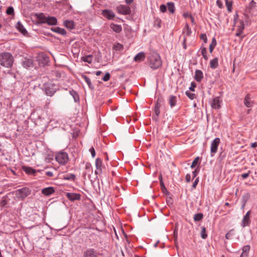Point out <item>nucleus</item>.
<instances>
[{
    "mask_svg": "<svg viewBox=\"0 0 257 257\" xmlns=\"http://www.w3.org/2000/svg\"><path fill=\"white\" fill-rule=\"evenodd\" d=\"M34 16L36 18V24L40 25L47 24L49 26L57 24V19L53 16H46L44 13H36Z\"/></svg>",
    "mask_w": 257,
    "mask_h": 257,
    "instance_id": "f257e3e1",
    "label": "nucleus"
},
{
    "mask_svg": "<svg viewBox=\"0 0 257 257\" xmlns=\"http://www.w3.org/2000/svg\"><path fill=\"white\" fill-rule=\"evenodd\" d=\"M147 60L149 66L153 70L158 69L162 64L160 56L156 52L150 53L148 56Z\"/></svg>",
    "mask_w": 257,
    "mask_h": 257,
    "instance_id": "f03ea898",
    "label": "nucleus"
},
{
    "mask_svg": "<svg viewBox=\"0 0 257 257\" xmlns=\"http://www.w3.org/2000/svg\"><path fill=\"white\" fill-rule=\"evenodd\" d=\"M14 63V57L9 52H3L0 54V64L6 68H11Z\"/></svg>",
    "mask_w": 257,
    "mask_h": 257,
    "instance_id": "7ed1b4c3",
    "label": "nucleus"
},
{
    "mask_svg": "<svg viewBox=\"0 0 257 257\" xmlns=\"http://www.w3.org/2000/svg\"><path fill=\"white\" fill-rule=\"evenodd\" d=\"M43 89L47 95L52 96L56 92L58 87L54 83L47 82L44 84Z\"/></svg>",
    "mask_w": 257,
    "mask_h": 257,
    "instance_id": "20e7f679",
    "label": "nucleus"
},
{
    "mask_svg": "<svg viewBox=\"0 0 257 257\" xmlns=\"http://www.w3.org/2000/svg\"><path fill=\"white\" fill-rule=\"evenodd\" d=\"M31 193V191L28 187L18 189L15 191L16 197L20 200H23L28 196Z\"/></svg>",
    "mask_w": 257,
    "mask_h": 257,
    "instance_id": "39448f33",
    "label": "nucleus"
},
{
    "mask_svg": "<svg viewBox=\"0 0 257 257\" xmlns=\"http://www.w3.org/2000/svg\"><path fill=\"white\" fill-rule=\"evenodd\" d=\"M55 159L60 164L65 165L68 161V155L66 152H60L56 155Z\"/></svg>",
    "mask_w": 257,
    "mask_h": 257,
    "instance_id": "423d86ee",
    "label": "nucleus"
},
{
    "mask_svg": "<svg viewBox=\"0 0 257 257\" xmlns=\"http://www.w3.org/2000/svg\"><path fill=\"white\" fill-rule=\"evenodd\" d=\"M99 252L93 248H87L83 251V257H98Z\"/></svg>",
    "mask_w": 257,
    "mask_h": 257,
    "instance_id": "0eeeda50",
    "label": "nucleus"
},
{
    "mask_svg": "<svg viewBox=\"0 0 257 257\" xmlns=\"http://www.w3.org/2000/svg\"><path fill=\"white\" fill-rule=\"evenodd\" d=\"M116 11L119 14L127 15L131 13V8L126 5H120L116 8Z\"/></svg>",
    "mask_w": 257,
    "mask_h": 257,
    "instance_id": "6e6552de",
    "label": "nucleus"
},
{
    "mask_svg": "<svg viewBox=\"0 0 257 257\" xmlns=\"http://www.w3.org/2000/svg\"><path fill=\"white\" fill-rule=\"evenodd\" d=\"M101 15L105 18L111 20H113L115 17L114 13L110 9H104L102 11Z\"/></svg>",
    "mask_w": 257,
    "mask_h": 257,
    "instance_id": "1a4fd4ad",
    "label": "nucleus"
},
{
    "mask_svg": "<svg viewBox=\"0 0 257 257\" xmlns=\"http://www.w3.org/2000/svg\"><path fill=\"white\" fill-rule=\"evenodd\" d=\"M22 65L23 67L29 69L34 67V61L32 59L24 58L21 61Z\"/></svg>",
    "mask_w": 257,
    "mask_h": 257,
    "instance_id": "9d476101",
    "label": "nucleus"
},
{
    "mask_svg": "<svg viewBox=\"0 0 257 257\" xmlns=\"http://www.w3.org/2000/svg\"><path fill=\"white\" fill-rule=\"evenodd\" d=\"M251 211H248L246 212L245 215L243 216L242 220L241 223V226L244 227L246 226H249L250 224V215Z\"/></svg>",
    "mask_w": 257,
    "mask_h": 257,
    "instance_id": "9b49d317",
    "label": "nucleus"
},
{
    "mask_svg": "<svg viewBox=\"0 0 257 257\" xmlns=\"http://www.w3.org/2000/svg\"><path fill=\"white\" fill-rule=\"evenodd\" d=\"M220 142V139L218 138H216L214 140H213L211 144L210 148L211 154H215L217 152Z\"/></svg>",
    "mask_w": 257,
    "mask_h": 257,
    "instance_id": "f8f14e48",
    "label": "nucleus"
},
{
    "mask_svg": "<svg viewBox=\"0 0 257 257\" xmlns=\"http://www.w3.org/2000/svg\"><path fill=\"white\" fill-rule=\"evenodd\" d=\"M66 196L71 201L79 200L81 199V195L78 193H66Z\"/></svg>",
    "mask_w": 257,
    "mask_h": 257,
    "instance_id": "ddd939ff",
    "label": "nucleus"
},
{
    "mask_svg": "<svg viewBox=\"0 0 257 257\" xmlns=\"http://www.w3.org/2000/svg\"><path fill=\"white\" fill-rule=\"evenodd\" d=\"M85 171L82 174V177L84 180L86 179L87 176H88V178H90V173L92 172V167L90 163H86L85 165Z\"/></svg>",
    "mask_w": 257,
    "mask_h": 257,
    "instance_id": "4468645a",
    "label": "nucleus"
},
{
    "mask_svg": "<svg viewBox=\"0 0 257 257\" xmlns=\"http://www.w3.org/2000/svg\"><path fill=\"white\" fill-rule=\"evenodd\" d=\"M221 100L219 97H215L211 102V106L213 109H218L221 107Z\"/></svg>",
    "mask_w": 257,
    "mask_h": 257,
    "instance_id": "2eb2a0df",
    "label": "nucleus"
},
{
    "mask_svg": "<svg viewBox=\"0 0 257 257\" xmlns=\"http://www.w3.org/2000/svg\"><path fill=\"white\" fill-rule=\"evenodd\" d=\"M55 190L53 187H48L42 189V194L46 196H49L55 192Z\"/></svg>",
    "mask_w": 257,
    "mask_h": 257,
    "instance_id": "dca6fc26",
    "label": "nucleus"
},
{
    "mask_svg": "<svg viewBox=\"0 0 257 257\" xmlns=\"http://www.w3.org/2000/svg\"><path fill=\"white\" fill-rule=\"evenodd\" d=\"M38 60L40 63L45 65L49 62V58L45 54L42 53L38 56Z\"/></svg>",
    "mask_w": 257,
    "mask_h": 257,
    "instance_id": "f3484780",
    "label": "nucleus"
},
{
    "mask_svg": "<svg viewBox=\"0 0 257 257\" xmlns=\"http://www.w3.org/2000/svg\"><path fill=\"white\" fill-rule=\"evenodd\" d=\"M203 78V73L202 71L200 70L197 69L195 70V75H194V79L195 80L198 82H200L202 81Z\"/></svg>",
    "mask_w": 257,
    "mask_h": 257,
    "instance_id": "a211bd4d",
    "label": "nucleus"
},
{
    "mask_svg": "<svg viewBox=\"0 0 257 257\" xmlns=\"http://www.w3.org/2000/svg\"><path fill=\"white\" fill-rule=\"evenodd\" d=\"M12 193H10L6 196H4L1 200L0 201V206L2 207H7L8 204L10 200L9 196L11 195Z\"/></svg>",
    "mask_w": 257,
    "mask_h": 257,
    "instance_id": "6ab92c4d",
    "label": "nucleus"
},
{
    "mask_svg": "<svg viewBox=\"0 0 257 257\" xmlns=\"http://www.w3.org/2000/svg\"><path fill=\"white\" fill-rule=\"evenodd\" d=\"M95 166L96 168V170L95 171L96 174L102 172V160L100 158H97L95 160Z\"/></svg>",
    "mask_w": 257,
    "mask_h": 257,
    "instance_id": "aec40b11",
    "label": "nucleus"
},
{
    "mask_svg": "<svg viewBox=\"0 0 257 257\" xmlns=\"http://www.w3.org/2000/svg\"><path fill=\"white\" fill-rule=\"evenodd\" d=\"M110 28L114 32L119 33L122 31V27L120 25L111 23L110 24Z\"/></svg>",
    "mask_w": 257,
    "mask_h": 257,
    "instance_id": "412c9836",
    "label": "nucleus"
},
{
    "mask_svg": "<svg viewBox=\"0 0 257 257\" xmlns=\"http://www.w3.org/2000/svg\"><path fill=\"white\" fill-rule=\"evenodd\" d=\"M51 30L56 33L60 34L63 36H66L67 32L64 29L61 28L59 27L51 28Z\"/></svg>",
    "mask_w": 257,
    "mask_h": 257,
    "instance_id": "4be33fe9",
    "label": "nucleus"
},
{
    "mask_svg": "<svg viewBox=\"0 0 257 257\" xmlns=\"http://www.w3.org/2000/svg\"><path fill=\"white\" fill-rule=\"evenodd\" d=\"M22 169L28 175H34L36 173V170L30 167L23 166Z\"/></svg>",
    "mask_w": 257,
    "mask_h": 257,
    "instance_id": "5701e85b",
    "label": "nucleus"
},
{
    "mask_svg": "<svg viewBox=\"0 0 257 257\" xmlns=\"http://www.w3.org/2000/svg\"><path fill=\"white\" fill-rule=\"evenodd\" d=\"M177 101V96L171 95L169 96L168 102L171 108L174 107L176 105Z\"/></svg>",
    "mask_w": 257,
    "mask_h": 257,
    "instance_id": "b1692460",
    "label": "nucleus"
},
{
    "mask_svg": "<svg viewBox=\"0 0 257 257\" xmlns=\"http://www.w3.org/2000/svg\"><path fill=\"white\" fill-rule=\"evenodd\" d=\"M16 28L23 35L26 36L28 34L27 31L20 22H18Z\"/></svg>",
    "mask_w": 257,
    "mask_h": 257,
    "instance_id": "393cba45",
    "label": "nucleus"
},
{
    "mask_svg": "<svg viewBox=\"0 0 257 257\" xmlns=\"http://www.w3.org/2000/svg\"><path fill=\"white\" fill-rule=\"evenodd\" d=\"M250 194L248 192L245 193L242 195L241 198L242 208H243L245 206V204L247 201L248 200V199L250 198Z\"/></svg>",
    "mask_w": 257,
    "mask_h": 257,
    "instance_id": "a878e982",
    "label": "nucleus"
},
{
    "mask_svg": "<svg viewBox=\"0 0 257 257\" xmlns=\"http://www.w3.org/2000/svg\"><path fill=\"white\" fill-rule=\"evenodd\" d=\"M81 77L85 80L86 83L87 84L88 87L91 90H93L94 89V85L92 84L90 79L86 76L85 75L82 74Z\"/></svg>",
    "mask_w": 257,
    "mask_h": 257,
    "instance_id": "bb28decb",
    "label": "nucleus"
},
{
    "mask_svg": "<svg viewBox=\"0 0 257 257\" xmlns=\"http://www.w3.org/2000/svg\"><path fill=\"white\" fill-rule=\"evenodd\" d=\"M145 58V54L144 52H140L138 54H137L134 58V60L136 62H141L144 61Z\"/></svg>",
    "mask_w": 257,
    "mask_h": 257,
    "instance_id": "cd10ccee",
    "label": "nucleus"
},
{
    "mask_svg": "<svg viewBox=\"0 0 257 257\" xmlns=\"http://www.w3.org/2000/svg\"><path fill=\"white\" fill-rule=\"evenodd\" d=\"M244 29V23L242 21H240V25L237 28V32H236L235 36L237 37H240L241 34L243 33V31Z\"/></svg>",
    "mask_w": 257,
    "mask_h": 257,
    "instance_id": "c85d7f7f",
    "label": "nucleus"
},
{
    "mask_svg": "<svg viewBox=\"0 0 257 257\" xmlns=\"http://www.w3.org/2000/svg\"><path fill=\"white\" fill-rule=\"evenodd\" d=\"M64 25L67 28L72 30L75 27L74 22L72 20H66L64 21Z\"/></svg>",
    "mask_w": 257,
    "mask_h": 257,
    "instance_id": "c756f323",
    "label": "nucleus"
},
{
    "mask_svg": "<svg viewBox=\"0 0 257 257\" xmlns=\"http://www.w3.org/2000/svg\"><path fill=\"white\" fill-rule=\"evenodd\" d=\"M218 66V59L215 57L210 62V67L212 69H216Z\"/></svg>",
    "mask_w": 257,
    "mask_h": 257,
    "instance_id": "7c9ffc66",
    "label": "nucleus"
},
{
    "mask_svg": "<svg viewBox=\"0 0 257 257\" xmlns=\"http://www.w3.org/2000/svg\"><path fill=\"white\" fill-rule=\"evenodd\" d=\"M244 103V105L247 107H252L254 103L253 101L250 100V98L248 95H247L245 97Z\"/></svg>",
    "mask_w": 257,
    "mask_h": 257,
    "instance_id": "2f4dec72",
    "label": "nucleus"
},
{
    "mask_svg": "<svg viewBox=\"0 0 257 257\" xmlns=\"http://www.w3.org/2000/svg\"><path fill=\"white\" fill-rule=\"evenodd\" d=\"M70 94L73 97L75 102L79 101V96L78 93L74 90L72 89L69 91Z\"/></svg>",
    "mask_w": 257,
    "mask_h": 257,
    "instance_id": "473e14b6",
    "label": "nucleus"
},
{
    "mask_svg": "<svg viewBox=\"0 0 257 257\" xmlns=\"http://www.w3.org/2000/svg\"><path fill=\"white\" fill-rule=\"evenodd\" d=\"M167 7L168 11L171 14H174L175 11V4L173 2H168L167 3Z\"/></svg>",
    "mask_w": 257,
    "mask_h": 257,
    "instance_id": "72a5a7b5",
    "label": "nucleus"
},
{
    "mask_svg": "<svg viewBox=\"0 0 257 257\" xmlns=\"http://www.w3.org/2000/svg\"><path fill=\"white\" fill-rule=\"evenodd\" d=\"M63 178L64 180L74 181L76 178V176L74 174L69 173L65 175Z\"/></svg>",
    "mask_w": 257,
    "mask_h": 257,
    "instance_id": "f704fd0d",
    "label": "nucleus"
},
{
    "mask_svg": "<svg viewBox=\"0 0 257 257\" xmlns=\"http://www.w3.org/2000/svg\"><path fill=\"white\" fill-rule=\"evenodd\" d=\"M183 33L188 36H190L191 35L192 31L188 24H186Z\"/></svg>",
    "mask_w": 257,
    "mask_h": 257,
    "instance_id": "c9c22d12",
    "label": "nucleus"
},
{
    "mask_svg": "<svg viewBox=\"0 0 257 257\" xmlns=\"http://www.w3.org/2000/svg\"><path fill=\"white\" fill-rule=\"evenodd\" d=\"M216 45H217V42L216 41V39L215 37H213L212 39L211 43L210 44V45L209 46V52L210 53H212L213 49H214V47L216 46Z\"/></svg>",
    "mask_w": 257,
    "mask_h": 257,
    "instance_id": "e433bc0d",
    "label": "nucleus"
},
{
    "mask_svg": "<svg viewBox=\"0 0 257 257\" xmlns=\"http://www.w3.org/2000/svg\"><path fill=\"white\" fill-rule=\"evenodd\" d=\"M123 46L122 44L117 43L113 45L112 49L115 51H120L123 50Z\"/></svg>",
    "mask_w": 257,
    "mask_h": 257,
    "instance_id": "4c0bfd02",
    "label": "nucleus"
},
{
    "mask_svg": "<svg viewBox=\"0 0 257 257\" xmlns=\"http://www.w3.org/2000/svg\"><path fill=\"white\" fill-rule=\"evenodd\" d=\"M203 218V215L202 213H198L194 215L193 219L195 221H200Z\"/></svg>",
    "mask_w": 257,
    "mask_h": 257,
    "instance_id": "58836bf2",
    "label": "nucleus"
},
{
    "mask_svg": "<svg viewBox=\"0 0 257 257\" xmlns=\"http://www.w3.org/2000/svg\"><path fill=\"white\" fill-rule=\"evenodd\" d=\"M82 60L85 62L90 64L92 61V56L89 55L82 57Z\"/></svg>",
    "mask_w": 257,
    "mask_h": 257,
    "instance_id": "ea45409f",
    "label": "nucleus"
},
{
    "mask_svg": "<svg viewBox=\"0 0 257 257\" xmlns=\"http://www.w3.org/2000/svg\"><path fill=\"white\" fill-rule=\"evenodd\" d=\"M234 229H231L226 234H225V238L227 239H230L232 238V237L234 235Z\"/></svg>",
    "mask_w": 257,
    "mask_h": 257,
    "instance_id": "a19ab883",
    "label": "nucleus"
},
{
    "mask_svg": "<svg viewBox=\"0 0 257 257\" xmlns=\"http://www.w3.org/2000/svg\"><path fill=\"white\" fill-rule=\"evenodd\" d=\"M225 5L227 7V11L229 12H231L232 11V1H228V0H225Z\"/></svg>",
    "mask_w": 257,
    "mask_h": 257,
    "instance_id": "79ce46f5",
    "label": "nucleus"
},
{
    "mask_svg": "<svg viewBox=\"0 0 257 257\" xmlns=\"http://www.w3.org/2000/svg\"><path fill=\"white\" fill-rule=\"evenodd\" d=\"M250 248V245H244L242 248V253H244V254L248 255V251H249Z\"/></svg>",
    "mask_w": 257,
    "mask_h": 257,
    "instance_id": "37998d69",
    "label": "nucleus"
},
{
    "mask_svg": "<svg viewBox=\"0 0 257 257\" xmlns=\"http://www.w3.org/2000/svg\"><path fill=\"white\" fill-rule=\"evenodd\" d=\"M201 236L203 239H206L207 237V234L206 232V228L204 226L201 227Z\"/></svg>",
    "mask_w": 257,
    "mask_h": 257,
    "instance_id": "c03bdc74",
    "label": "nucleus"
},
{
    "mask_svg": "<svg viewBox=\"0 0 257 257\" xmlns=\"http://www.w3.org/2000/svg\"><path fill=\"white\" fill-rule=\"evenodd\" d=\"M199 159L200 158L199 157H197L195 158L190 167L192 169L195 168L198 164Z\"/></svg>",
    "mask_w": 257,
    "mask_h": 257,
    "instance_id": "a18cd8bd",
    "label": "nucleus"
},
{
    "mask_svg": "<svg viewBox=\"0 0 257 257\" xmlns=\"http://www.w3.org/2000/svg\"><path fill=\"white\" fill-rule=\"evenodd\" d=\"M186 95L191 100H193L195 98V94L191 93L190 91L187 90L185 92Z\"/></svg>",
    "mask_w": 257,
    "mask_h": 257,
    "instance_id": "49530a36",
    "label": "nucleus"
},
{
    "mask_svg": "<svg viewBox=\"0 0 257 257\" xmlns=\"http://www.w3.org/2000/svg\"><path fill=\"white\" fill-rule=\"evenodd\" d=\"M6 13L9 15H14V9L12 7H9L6 11Z\"/></svg>",
    "mask_w": 257,
    "mask_h": 257,
    "instance_id": "de8ad7c7",
    "label": "nucleus"
},
{
    "mask_svg": "<svg viewBox=\"0 0 257 257\" xmlns=\"http://www.w3.org/2000/svg\"><path fill=\"white\" fill-rule=\"evenodd\" d=\"M110 77V75L109 72H106L104 76L102 78V80L105 82L109 80Z\"/></svg>",
    "mask_w": 257,
    "mask_h": 257,
    "instance_id": "09e8293b",
    "label": "nucleus"
},
{
    "mask_svg": "<svg viewBox=\"0 0 257 257\" xmlns=\"http://www.w3.org/2000/svg\"><path fill=\"white\" fill-rule=\"evenodd\" d=\"M160 106L159 105L155 106L154 108V112L156 115V116H158L160 114Z\"/></svg>",
    "mask_w": 257,
    "mask_h": 257,
    "instance_id": "8fccbe9b",
    "label": "nucleus"
},
{
    "mask_svg": "<svg viewBox=\"0 0 257 257\" xmlns=\"http://www.w3.org/2000/svg\"><path fill=\"white\" fill-rule=\"evenodd\" d=\"M160 11L164 13L167 11V5L162 4L160 7Z\"/></svg>",
    "mask_w": 257,
    "mask_h": 257,
    "instance_id": "3c124183",
    "label": "nucleus"
},
{
    "mask_svg": "<svg viewBox=\"0 0 257 257\" xmlns=\"http://www.w3.org/2000/svg\"><path fill=\"white\" fill-rule=\"evenodd\" d=\"M200 39L204 41V43H207V38L206 34H201L200 35Z\"/></svg>",
    "mask_w": 257,
    "mask_h": 257,
    "instance_id": "603ef678",
    "label": "nucleus"
},
{
    "mask_svg": "<svg viewBox=\"0 0 257 257\" xmlns=\"http://www.w3.org/2000/svg\"><path fill=\"white\" fill-rule=\"evenodd\" d=\"M196 87V84L194 82H192L191 83V86L189 87V90L191 91H195V88Z\"/></svg>",
    "mask_w": 257,
    "mask_h": 257,
    "instance_id": "864d4df0",
    "label": "nucleus"
},
{
    "mask_svg": "<svg viewBox=\"0 0 257 257\" xmlns=\"http://www.w3.org/2000/svg\"><path fill=\"white\" fill-rule=\"evenodd\" d=\"M163 100L162 97L161 96H159L157 99V101L155 103V106L159 105L160 107H161V102Z\"/></svg>",
    "mask_w": 257,
    "mask_h": 257,
    "instance_id": "5fc2aeb1",
    "label": "nucleus"
},
{
    "mask_svg": "<svg viewBox=\"0 0 257 257\" xmlns=\"http://www.w3.org/2000/svg\"><path fill=\"white\" fill-rule=\"evenodd\" d=\"M198 182H199V178H197L192 185V189H194L196 188V186L197 185V184L198 183Z\"/></svg>",
    "mask_w": 257,
    "mask_h": 257,
    "instance_id": "6e6d98bb",
    "label": "nucleus"
},
{
    "mask_svg": "<svg viewBox=\"0 0 257 257\" xmlns=\"http://www.w3.org/2000/svg\"><path fill=\"white\" fill-rule=\"evenodd\" d=\"M89 152H90L92 158H94L95 156V151L93 147L90 148Z\"/></svg>",
    "mask_w": 257,
    "mask_h": 257,
    "instance_id": "4d7b16f0",
    "label": "nucleus"
},
{
    "mask_svg": "<svg viewBox=\"0 0 257 257\" xmlns=\"http://www.w3.org/2000/svg\"><path fill=\"white\" fill-rule=\"evenodd\" d=\"M199 169L198 168L195 169V170L194 171H193V172H192L193 178H195L197 176V175H198V174L199 173Z\"/></svg>",
    "mask_w": 257,
    "mask_h": 257,
    "instance_id": "13d9d810",
    "label": "nucleus"
},
{
    "mask_svg": "<svg viewBox=\"0 0 257 257\" xmlns=\"http://www.w3.org/2000/svg\"><path fill=\"white\" fill-rule=\"evenodd\" d=\"M186 41H187V38H186L185 36H184V38H183V41L182 42V46H183V48L185 50H186L187 49Z\"/></svg>",
    "mask_w": 257,
    "mask_h": 257,
    "instance_id": "bf43d9fd",
    "label": "nucleus"
},
{
    "mask_svg": "<svg viewBox=\"0 0 257 257\" xmlns=\"http://www.w3.org/2000/svg\"><path fill=\"white\" fill-rule=\"evenodd\" d=\"M162 192L164 195L166 196L169 195L170 194V192L167 190L166 188L162 189Z\"/></svg>",
    "mask_w": 257,
    "mask_h": 257,
    "instance_id": "052dcab7",
    "label": "nucleus"
},
{
    "mask_svg": "<svg viewBox=\"0 0 257 257\" xmlns=\"http://www.w3.org/2000/svg\"><path fill=\"white\" fill-rule=\"evenodd\" d=\"M161 20L159 19H157L155 22V25H157L159 28L161 27Z\"/></svg>",
    "mask_w": 257,
    "mask_h": 257,
    "instance_id": "680f3d73",
    "label": "nucleus"
},
{
    "mask_svg": "<svg viewBox=\"0 0 257 257\" xmlns=\"http://www.w3.org/2000/svg\"><path fill=\"white\" fill-rule=\"evenodd\" d=\"M216 5L220 9L223 8V4L221 0H217Z\"/></svg>",
    "mask_w": 257,
    "mask_h": 257,
    "instance_id": "e2e57ef3",
    "label": "nucleus"
},
{
    "mask_svg": "<svg viewBox=\"0 0 257 257\" xmlns=\"http://www.w3.org/2000/svg\"><path fill=\"white\" fill-rule=\"evenodd\" d=\"M201 54H202V55H204V54H207V49H206V48L202 47L201 48Z\"/></svg>",
    "mask_w": 257,
    "mask_h": 257,
    "instance_id": "0e129e2a",
    "label": "nucleus"
},
{
    "mask_svg": "<svg viewBox=\"0 0 257 257\" xmlns=\"http://www.w3.org/2000/svg\"><path fill=\"white\" fill-rule=\"evenodd\" d=\"M249 173H250V171H249L248 173L242 174L241 175V177L243 179H246V178H247L249 176Z\"/></svg>",
    "mask_w": 257,
    "mask_h": 257,
    "instance_id": "69168bd1",
    "label": "nucleus"
},
{
    "mask_svg": "<svg viewBox=\"0 0 257 257\" xmlns=\"http://www.w3.org/2000/svg\"><path fill=\"white\" fill-rule=\"evenodd\" d=\"M186 181L187 182H190L191 181V176L190 174H188L186 175Z\"/></svg>",
    "mask_w": 257,
    "mask_h": 257,
    "instance_id": "338daca9",
    "label": "nucleus"
},
{
    "mask_svg": "<svg viewBox=\"0 0 257 257\" xmlns=\"http://www.w3.org/2000/svg\"><path fill=\"white\" fill-rule=\"evenodd\" d=\"M45 174L48 176V177H52L53 176V173L51 171H47L46 173H45Z\"/></svg>",
    "mask_w": 257,
    "mask_h": 257,
    "instance_id": "774afa93",
    "label": "nucleus"
}]
</instances>
